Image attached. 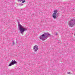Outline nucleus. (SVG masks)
<instances>
[{"mask_svg": "<svg viewBox=\"0 0 75 75\" xmlns=\"http://www.w3.org/2000/svg\"><path fill=\"white\" fill-rule=\"evenodd\" d=\"M51 36V35L47 33H44L41 35L39 37V38L42 41H44L45 40H47L48 37Z\"/></svg>", "mask_w": 75, "mask_h": 75, "instance_id": "f257e3e1", "label": "nucleus"}, {"mask_svg": "<svg viewBox=\"0 0 75 75\" xmlns=\"http://www.w3.org/2000/svg\"><path fill=\"white\" fill-rule=\"evenodd\" d=\"M18 27L21 33L23 35V33H24V32L25 31H26V30H27V29L24 28L23 26L21 25L20 24H18Z\"/></svg>", "mask_w": 75, "mask_h": 75, "instance_id": "f03ea898", "label": "nucleus"}, {"mask_svg": "<svg viewBox=\"0 0 75 75\" xmlns=\"http://www.w3.org/2000/svg\"><path fill=\"white\" fill-rule=\"evenodd\" d=\"M69 27H72L75 24V19H71L70 21H69Z\"/></svg>", "mask_w": 75, "mask_h": 75, "instance_id": "7ed1b4c3", "label": "nucleus"}, {"mask_svg": "<svg viewBox=\"0 0 75 75\" xmlns=\"http://www.w3.org/2000/svg\"><path fill=\"white\" fill-rule=\"evenodd\" d=\"M57 13H58V10H55L54 11V13L52 15V16L54 19H57Z\"/></svg>", "mask_w": 75, "mask_h": 75, "instance_id": "20e7f679", "label": "nucleus"}, {"mask_svg": "<svg viewBox=\"0 0 75 75\" xmlns=\"http://www.w3.org/2000/svg\"><path fill=\"white\" fill-rule=\"evenodd\" d=\"M17 64V63L16 61L15 60H12V62L10 63L9 66H11V65H14V64Z\"/></svg>", "mask_w": 75, "mask_h": 75, "instance_id": "39448f33", "label": "nucleus"}, {"mask_svg": "<svg viewBox=\"0 0 75 75\" xmlns=\"http://www.w3.org/2000/svg\"><path fill=\"white\" fill-rule=\"evenodd\" d=\"M38 46L37 45H35L33 47V50L35 52H37V51H38Z\"/></svg>", "mask_w": 75, "mask_h": 75, "instance_id": "423d86ee", "label": "nucleus"}, {"mask_svg": "<svg viewBox=\"0 0 75 75\" xmlns=\"http://www.w3.org/2000/svg\"><path fill=\"white\" fill-rule=\"evenodd\" d=\"M18 1H20V2H22L23 3L25 2V0H18Z\"/></svg>", "mask_w": 75, "mask_h": 75, "instance_id": "0eeeda50", "label": "nucleus"}, {"mask_svg": "<svg viewBox=\"0 0 75 75\" xmlns=\"http://www.w3.org/2000/svg\"><path fill=\"white\" fill-rule=\"evenodd\" d=\"M67 74H69V75H71L72 74V73L69 72H67Z\"/></svg>", "mask_w": 75, "mask_h": 75, "instance_id": "6e6552de", "label": "nucleus"}, {"mask_svg": "<svg viewBox=\"0 0 75 75\" xmlns=\"http://www.w3.org/2000/svg\"><path fill=\"white\" fill-rule=\"evenodd\" d=\"M19 6H23V4H19Z\"/></svg>", "mask_w": 75, "mask_h": 75, "instance_id": "1a4fd4ad", "label": "nucleus"}, {"mask_svg": "<svg viewBox=\"0 0 75 75\" xmlns=\"http://www.w3.org/2000/svg\"><path fill=\"white\" fill-rule=\"evenodd\" d=\"M13 45H14V44H15V43H14V41L13 42Z\"/></svg>", "mask_w": 75, "mask_h": 75, "instance_id": "9d476101", "label": "nucleus"}, {"mask_svg": "<svg viewBox=\"0 0 75 75\" xmlns=\"http://www.w3.org/2000/svg\"><path fill=\"white\" fill-rule=\"evenodd\" d=\"M55 35H58V33H56L55 34Z\"/></svg>", "mask_w": 75, "mask_h": 75, "instance_id": "9b49d317", "label": "nucleus"}]
</instances>
